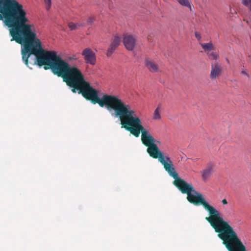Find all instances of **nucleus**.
I'll return each instance as SVG.
<instances>
[{"label":"nucleus","mask_w":251,"mask_h":251,"mask_svg":"<svg viewBox=\"0 0 251 251\" xmlns=\"http://www.w3.org/2000/svg\"><path fill=\"white\" fill-rule=\"evenodd\" d=\"M0 20L9 28L11 41L22 45L24 60H26L29 54L37 53L41 49L40 40L23 5L16 0H0Z\"/></svg>","instance_id":"f257e3e1"},{"label":"nucleus","mask_w":251,"mask_h":251,"mask_svg":"<svg viewBox=\"0 0 251 251\" xmlns=\"http://www.w3.org/2000/svg\"><path fill=\"white\" fill-rule=\"evenodd\" d=\"M44 52L43 55L38 57L39 65L51 64L52 72L62 77L67 85L73 88L72 91L73 93L78 91L79 94H81L93 103H97L100 107L105 106L110 112L114 111L121 99L116 96L107 94H103L101 98H99L98 91L85 80L83 75L78 69L70 66L60 57L57 56L54 52Z\"/></svg>","instance_id":"f03ea898"},{"label":"nucleus","mask_w":251,"mask_h":251,"mask_svg":"<svg viewBox=\"0 0 251 251\" xmlns=\"http://www.w3.org/2000/svg\"><path fill=\"white\" fill-rule=\"evenodd\" d=\"M114 112V116L120 119L122 127L125 128L136 137L139 136L141 132V140L146 146L149 148L155 144L156 140L141 125L140 119L137 116L135 111L131 109L130 105L121 100Z\"/></svg>","instance_id":"7ed1b4c3"},{"label":"nucleus","mask_w":251,"mask_h":251,"mask_svg":"<svg viewBox=\"0 0 251 251\" xmlns=\"http://www.w3.org/2000/svg\"><path fill=\"white\" fill-rule=\"evenodd\" d=\"M167 172L175 179L173 184L182 193L187 195V199L190 203L196 205L201 204L208 211L210 216L206 217L205 219L211 226L222 218L220 212L206 201L203 195L196 191L192 184L187 183L178 176L174 167L173 170L170 169Z\"/></svg>","instance_id":"20e7f679"},{"label":"nucleus","mask_w":251,"mask_h":251,"mask_svg":"<svg viewBox=\"0 0 251 251\" xmlns=\"http://www.w3.org/2000/svg\"><path fill=\"white\" fill-rule=\"evenodd\" d=\"M212 227L218 233V236L223 241L228 251H246L244 245L233 228L221 218Z\"/></svg>","instance_id":"39448f33"},{"label":"nucleus","mask_w":251,"mask_h":251,"mask_svg":"<svg viewBox=\"0 0 251 251\" xmlns=\"http://www.w3.org/2000/svg\"><path fill=\"white\" fill-rule=\"evenodd\" d=\"M147 152L152 157L158 158L167 172H169L170 169H173L174 165L171 158L168 156H164L156 144L148 148Z\"/></svg>","instance_id":"423d86ee"},{"label":"nucleus","mask_w":251,"mask_h":251,"mask_svg":"<svg viewBox=\"0 0 251 251\" xmlns=\"http://www.w3.org/2000/svg\"><path fill=\"white\" fill-rule=\"evenodd\" d=\"M40 46H41V49L39 50L38 52L37 53H31V54H29V56L28 57H27V59L26 60H24L23 59V55L22 54V59L23 60V61L24 62V63H25V64L26 65V66H28V58L30 57V55H32V54H33L34 55L36 56V62H37V64L38 65H39V66H43V65H39L38 64V57L39 56H42L43 55V54L44 53V52H54L56 54V55L57 56V54H56V52L54 51H47V50H45L43 49V47H42V43L40 41ZM43 65H45L44 67V68L45 69V70H48L50 68L51 69V64H43Z\"/></svg>","instance_id":"0eeeda50"},{"label":"nucleus","mask_w":251,"mask_h":251,"mask_svg":"<svg viewBox=\"0 0 251 251\" xmlns=\"http://www.w3.org/2000/svg\"><path fill=\"white\" fill-rule=\"evenodd\" d=\"M85 62L94 65L96 63V56L94 52L90 48L85 49L82 52Z\"/></svg>","instance_id":"6e6552de"},{"label":"nucleus","mask_w":251,"mask_h":251,"mask_svg":"<svg viewBox=\"0 0 251 251\" xmlns=\"http://www.w3.org/2000/svg\"><path fill=\"white\" fill-rule=\"evenodd\" d=\"M136 42V39L132 35L125 34L123 37V43L126 48L128 50H133Z\"/></svg>","instance_id":"1a4fd4ad"},{"label":"nucleus","mask_w":251,"mask_h":251,"mask_svg":"<svg viewBox=\"0 0 251 251\" xmlns=\"http://www.w3.org/2000/svg\"><path fill=\"white\" fill-rule=\"evenodd\" d=\"M214 165L209 162L207 164L206 167L201 172V177L202 180L206 181L210 177L213 172Z\"/></svg>","instance_id":"9d476101"},{"label":"nucleus","mask_w":251,"mask_h":251,"mask_svg":"<svg viewBox=\"0 0 251 251\" xmlns=\"http://www.w3.org/2000/svg\"><path fill=\"white\" fill-rule=\"evenodd\" d=\"M221 66L220 64L217 63L212 64L210 73L211 78L215 79L217 76L221 74Z\"/></svg>","instance_id":"9b49d317"},{"label":"nucleus","mask_w":251,"mask_h":251,"mask_svg":"<svg viewBox=\"0 0 251 251\" xmlns=\"http://www.w3.org/2000/svg\"><path fill=\"white\" fill-rule=\"evenodd\" d=\"M145 66L152 73H156L159 71L158 65L150 59H146L145 60Z\"/></svg>","instance_id":"f8f14e48"},{"label":"nucleus","mask_w":251,"mask_h":251,"mask_svg":"<svg viewBox=\"0 0 251 251\" xmlns=\"http://www.w3.org/2000/svg\"><path fill=\"white\" fill-rule=\"evenodd\" d=\"M160 107L158 106L157 108L155 109L153 115V119L155 120H158L161 119V115H160Z\"/></svg>","instance_id":"ddd939ff"},{"label":"nucleus","mask_w":251,"mask_h":251,"mask_svg":"<svg viewBox=\"0 0 251 251\" xmlns=\"http://www.w3.org/2000/svg\"><path fill=\"white\" fill-rule=\"evenodd\" d=\"M118 47L111 44L108 48L107 51V56L108 57L110 56L114 52L115 50L117 49Z\"/></svg>","instance_id":"4468645a"},{"label":"nucleus","mask_w":251,"mask_h":251,"mask_svg":"<svg viewBox=\"0 0 251 251\" xmlns=\"http://www.w3.org/2000/svg\"><path fill=\"white\" fill-rule=\"evenodd\" d=\"M201 46L205 51L213 50V44L210 42L208 43L201 44Z\"/></svg>","instance_id":"2eb2a0df"},{"label":"nucleus","mask_w":251,"mask_h":251,"mask_svg":"<svg viewBox=\"0 0 251 251\" xmlns=\"http://www.w3.org/2000/svg\"><path fill=\"white\" fill-rule=\"evenodd\" d=\"M121 42V37H120L118 35H116L114 37L113 41L112 42V43L111 44H112L117 47H118L120 45Z\"/></svg>","instance_id":"dca6fc26"},{"label":"nucleus","mask_w":251,"mask_h":251,"mask_svg":"<svg viewBox=\"0 0 251 251\" xmlns=\"http://www.w3.org/2000/svg\"><path fill=\"white\" fill-rule=\"evenodd\" d=\"M178 2L183 6L190 7V10H191V5L188 0H178Z\"/></svg>","instance_id":"f3484780"},{"label":"nucleus","mask_w":251,"mask_h":251,"mask_svg":"<svg viewBox=\"0 0 251 251\" xmlns=\"http://www.w3.org/2000/svg\"><path fill=\"white\" fill-rule=\"evenodd\" d=\"M243 4L248 7L251 11V0H242Z\"/></svg>","instance_id":"a211bd4d"},{"label":"nucleus","mask_w":251,"mask_h":251,"mask_svg":"<svg viewBox=\"0 0 251 251\" xmlns=\"http://www.w3.org/2000/svg\"><path fill=\"white\" fill-rule=\"evenodd\" d=\"M207 54L210 59L213 60H216L218 58V55L214 52H212L210 53L208 52Z\"/></svg>","instance_id":"6ab92c4d"},{"label":"nucleus","mask_w":251,"mask_h":251,"mask_svg":"<svg viewBox=\"0 0 251 251\" xmlns=\"http://www.w3.org/2000/svg\"><path fill=\"white\" fill-rule=\"evenodd\" d=\"M68 26L72 30L77 29V25L72 22L69 23Z\"/></svg>","instance_id":"aec40b11"},{"label":"nucleus","mask_w":251,"mask_h":251,"mask_svg":"<svg viewBox=\"0 0 251 251\" xmlns=\"http://www.w3.org/2000/svg\"><path fill=\"white\" fill-rule=\"evenodd\" d=\"M46 5V9L47 10H49L51 5V0H44Z\"/></svg>","instance_id":"412c9836"},{"label":"nucleus","mask_w":251,"mask_h":251,"mask_svg":"<svg viewBox=\"0 0 251 251\" xmlns=\"http://www.w3.org/2000/svg\"><path fill=\"white\" fill-rule=\"evenodd\" d=\"M95 21V18L92 17H89L88 19L87 20L86 24H85V25H92L94 21Z\"/></svg>","instance_id":"4be33fe9"},{"label":"nucleus","mask_w":251,"mask_h":251,"mask_svg":"<svg viewBox=\"0 0 251 251\" xmlns=\"http://www.w3.org/2000/svg\"><path fill=\"white\" fill-rule=\"evenodd\" d=\"M75 25H77V29L80 27L85 26V24L84 23H77L75 24Z\"/></svg>","instance_id":"5701e85b"},{"label":"nucleus","mask_w":251,"mask_h":251,"mask_svg":"<svg viewBox=\"0 0 251 251\" xmlns=\"http://www.w3.org/2000/svg\"><path fill=\"white\" fill-rule=\"evenodd\" d=\"M75 25H77V29L80 27L85 26V24L84 23H77L75 24Z\"/></svg>","instance_id":"b1692460"},{"label":"nucleus","mask_w":251,"mask_h":251,"mask_svg":"<svg viewBox=\"0 0 251 251\" xmlns=\"http://www.w3.org/2000/svg\"><path fill=\"white\" fill-rule=\"evenodd\" d=\"M195 36H196V37L198 39H200L201 38V36H200V34H199L197 32H196L195 33Z\"/></svg>","instance_id":"393cba45"},{"label":"nucleus","mask_w":251,"mask_h":251,"mask_svg":"<svg viewBox=\"0 0 251 251\" xmlns=\"http://www.w3.org/2000/svg\"><path fill=\"white\" fill-rule=\"evenodd\" d=\"M222 203L223 204H226L227 203V201L226 199H224L222 201Z\"/></svg>","instance_id":"a878e982"},{"label":"nucleus","mask_w":251,"mask_h":251,"mask_svg":"<svg viewBox=\"0 0 251 251\" xmlns=\"http://www.w3.org/2000/svg\"><path fill=\"white\" fill-rule=\"evenodd\" d=\"M77 59V57H76V55H74L71 59L75 60Z\"/></svg>","instance_id":"bb28decb"},{"label":"nucleus","mask_w":251,"mask_h":251,"mask_svg":"<svg viewBox=\"0 0 251 251\" xmlns=\"http://www.w3.org/2000/svg\"><path fill=\"white\" fill-rule=\"evenodd\" d=\"M241 73H242V74H243L247 75V73H246V72H245V71H242Z\"/></svg>","instance_id":"cd10ccee"}]
</instances>
